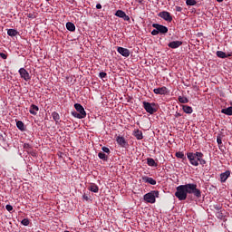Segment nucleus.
<instances>
[{
    "mask_svg": "<svg viewBox=\"0 0 232 232\" xmlns=\"http://www.w3.org/2000/svg\"><path fill=\"white\" fill-rule=\"evenodd\" d=\"M176 12H182V7L176 6Z\"/></svg>",
    "mask_w": 232,
    "mask_h": 232,
    "instance_id": "37998d69",
    "label": "nucleus"
},
{
    "mask_svg": "<svg viewBox=\"0 0 232 232\" xmlns=\"http://www.w3.org/2000/svg\"><path fill=\"white\" fill-rule=\"evenodd\" d=\"M231 176V171L226 170L225 172L220 174V182H226L227 179Z\"/></svg>",
    "mask_w": 232,
    "mask_h": 232,
    "instance_id": "ddd939ff",
    "label": "nucleus"
},
{
    "mask_svg": "<svg viewBox=\"0 0 232 232\" xmlns=\"http://www.w3.org/2000/svg\"><path fill=\"white\" fill-rule=\"evenodd\" d=\"M16 127L18 128V130H20V131H24V130H26L24 128V123L22 121H16Z\"/></svg>",
    "mask_w": 232,
    "mask_h": 232,
    "instance_id": "393cba45",
    "label": "nucleus"
},
{
    "mask_svg": "<svg viewBox=\"0 0 232 232\" xmlns=\"http://www.w3.org/2000/svg\"><path fill=\"white\" fill-rule=\"evenodd\" d=\"M98 157L99 159H101L102 160H104L105 162H107L108 160V156L104 152H99Z\"/></svg>",
    "mask_w": 232,
    "mask_h": 232,
    "instance_id": "bb28decb",
    "label": "nucleus"
},
{
    "mask_svg": "<svg viewBox=\"0 0 232 232\" xmlns=\"http://www.w3.org/2000/svg\"><path fill=\"white\" fill-rule=\"evenodd\" d=\"M21 224H23V226H30V220L28 218H24L21 221Z\"/></svg>",
    "mask_w": 232,
    "mask_h": 232,
    "instance_id": "72a5a7b5",
    "label": "nucleus"
},
{
    "mask_svg": "<svg viewBox=\"0 0 232 232\" xmlns=\"http://www.w3.org/2000/svg\"><path fill=\"white\" fill-rule=\"evenodd\" d=\"M116 17H120L123 19V21H130V16L126 14V13L122 10H118L115 13Z\"/></svg>",
    "mask_w": 232,
    "mask_h": 232,
    "instance_id": "1a4fd4ad",
    "label": "nucleus"
},
{
    "mask_svg": "<svg viewBox=\"0 0 232 232\" xmlns=\"http://www.w3.org/2000/svg\"><path fill=\"white\" fill-rule=\"evenodd\" d=\"M17 34H19V32H17V30H15V29H8L7 30V35H9V37H15V35H17Z\"/></svg>",
    "mask_w": 232,
    "mask_h": 232,
    "instance_id": "b1692460",
    "label": "nucleus"
},
{
    "mask_svg": "<svg viewBox=\"0 0 232 232\" xmlns=\"http://www.w3.org/2000/svg\"><path fill=\"white\" fill-rule=\"evenodd\" d=\"M5 209H6L7 211H13V210H14V207H12V205H6V206H5Z\"/></svg>",
    "mask_w": 232,
    "mask_h": 232,
    "instance_id": "e433bc0d",
    "label": "nucleus"
},
{
    "mask_svg": "<svg viewBox=\"0 0 232 232\" xmlns=\"http://www.w3.org/2000/svg\"><path fill=\"white\" fill-rule=\"evenodd\" d=\"M116 141L119 145L121 146V148H124V146H126V140L124 139V137L118 136Z\"/></svg>",
    "mask_w": 232,
    "mask_h": 232,
    "instance_id": "f3484780",
    "label": "nucleus"
},
{
    "mask_svg": "<svg viewBox=\"0 0 232 232\" xmlns=\"http://www.w3.org/2000/svg\"><path fill=\"white\" fill-rule=\"evenodd\" d=\"M134 137H136L137 140H142L144 139V136L142 135L141 130H135L133 131Z\"/></svg>",
    "mask_w": 232,
    "mask_h": 232,
    "instance_id": "2eb2a0df",
    "label": "nucleus"
},
{
    "mask_svg": "<svg viewBox=\"0 0 232 232\" xmlns=\"http://www.w3.org/2000/svg\"><path fill=\"white\" fill-rule=\"evenodd\" d=\"M18 73L20 74V77L24 79V81H26V82L32 79L30 72H28V71H26L24 68H20Z\"/></svg>",
    "mask_w": 232,
    "mask_h": 232,
    "instance_id": "423d86ee",
    "label": "nucleus"
},
{
    "mask_svg": "<svg viewBox=\"0 0 232 232\" xmlns=\"http://www.w3.org/2000/svg\"><path fill=\"white\" fill-rule=\"evenodd\" d=\"M27 17H29L30 19H34V14H27Z\"/></svg>",
    "mask_w": 232,
    "mask_h": 232,
    "instance_id": "49530a36",
    "label": "nucleus"
},
{
    "mask_svg": "<svg viewBox=\"0 0 232 232\" xmlns=\"http://www.w3.org/2000/svg\"><path fill=\"white\" fill-rule=\"evenodd\" d=\"M152 27L158 30L159 34H168V28L162 24H153Z\"/></svg>",
    "mask_w": 232,
    "mask_h": 232,
    "instance_id": "0eeeda50",
    "label": "nucleus"
},
{
    "mask_svg": "<svg viewBox=\"0 0 232 232\" xmlns=\"http://www.w3.org/2000/svg\"><path fill=\"white\" fill-rule=\"evenodd\" d=\"M64 232H70V231H68V230H65Z\"/></svg>",
    "mask_w": 232,
    "mask_h": 232,
    "instance_id": "09e8293b",
    "label": "nucleus"
},
{
    "mask_svg": "<svg viewBox=\"0 0 232 232\" xmlns=\"http://www.w3.org/2000/svg\"><path fill=\"white\" fill-rule=\"evenodd\" d=\"M143 108L147 113H150V115H153V113H157V109H155V103H150L148 102H143Z\"/></svg>",
    "mask_w": 232,
    "mask_h": 232,
    "instance_id": "20e7f679",
    "label": "nucleus"
},
{
    "mask_svg": "<svg viewBox=\"0 0 232 232\" xmlns=\"http://www.w3.org/2000/svg\"><path fill=\"white\" fill-rule=\"evenodd\" d=\"M96 8L97 10H101V8H102V5L101 4H97Z\"/></svg>",
    "mask_w": 232,
    "mask_h": 232,
    "instance_id": "a18cd8bd",
    "label": "nucleus"
},
{
    "mask_svg": "<svg viewBox=\"0 0 232 232\" xmlns=\"http://www.w3.org/2000/svg\"><path fill=\"white\" fill-rule=\"evenodd\" d=\"M179 102H180L181 104H188V102H189V100H188L185 96H179Z\"/></svg>",
    "mask_w": 232,
    "mask_h": 232,
    "instance_id": "a878e982",
    "label": "nucleus"
},
{
    "mask_svg": "<svg viewBox=\"0 0 232 232\" xmlns=\"http://www.w3.org/2000/svg\"><path fill=\"white\" fill-rule=\"evenodd\" d=\"M74 108L76 111H78V113L82 115V117H86V111H84V107H82V105H81L80 103H75Z\"/></svg>",
    "mask_w": 232,
    "mask_h": 232,
    "instance_id": "9d476101",
    "label": "nucleus"
},
{
    "mask_svg": "<svg viewBox=\"0 0 232 232\" xmlns=\"http://www.w3.org/2000/svg\"><path fill=\"white\" fill-rule=\"evenodd\" d=\"M24 150H28V151H30V150H32V145L28 143H24Z\"/></svg>",
    "mask_w": 232,
    "mask_h": 232,
    "instance_id": "f704fd0d",
    "label": "nucleus"
},
{
    "mask_svg": "<svg viewBox=\"0 0 232 232\" xmlns=\"http://www.w3.org/2000/svg\"><path fill=\"white\" fill-rule=\"evenodd\" d=\"M147 164H148V166H151L154 168H157V166H158L157 162H155V160H153V158H148Z\"/></svg>",
    "mask_w": 232,
    "mask_h": 232,
    "instance_id": "4be33fe9",
    "label": "nucleus"
},
{
    "mask_svg": "<svg viewBox=\"0 0 232 232\" xmlns=\"http://www.w3.org/2000/svg\"><path fill=\"white\" fill-rule=\"evenodd\" d=\"M188 193L189 195H194L197 198H200L202 197V192L200 189L197 188V184L191 183L177 187L175 197H177L179 200H186V198H188Z\"/></svg>",
    "mask_w": 232,
    "mask_h": 232,
    "instance_id": "f257e3e1",
    "label": "nucleus"
},
{
    "mask_svg": "<svg viewBox=\"0 0 232 232\" xmlns=\"http://www.w3.org/2000/svg\"><path fill=\"white\" fill-rule=\"evenodd\" d=\"M102 150L103 153L110 154V149L108 147H102Z\"/></svg>",
    "mask_w": 232,
    "mask_h": 232,
    "instance_id": "c9c22d12",
    "label": "nucleus"
},
{
    "mask_svg": "<svg viewBox=\"0 0 232 232\" xmlns=\"http://www.w3.org/2000/svg\"><path fill=\"white\" fill-rule=\"evenodd\" d=\"M117 52L122 55V57H128L130 55V50L124 47H118Z\"/></svg>",
    "mask_w": 232,
    "mask_h": 232,
    "instance_id": "9b49d317",
    "label": "nucleus"
},
{
    "mask_svg": "<svg viewBox=\"0 0 232 232\" xmlns=\"http://www.w3.org/2000/svg\"><path fill=\"white\" fill-rule=\"evenodd\" d=\"M217 218H219V220H224V213H222V210L216 212Z\"/></svg>",
    "mask_w": 232,
    "mask_h": 232,
    "instance_id": "c85d7f7f",
    "label": "nucleus"
},
{
    "mask_svg": "<svg viewBox=\"0 0 232 232\" xmlns=\"http://www.w3.org/2000/svg\"><path fill=\"white\" fill-rule=\"evenodd\" d=\"M107 75L108 74L106 72H100L101 79H105V77H107Z\"/></svg>",
    "mask_w": 232,
    "mask_h": 232,
    "instance_id": "4c0bfd02",
    "label": "nucleus"
},
{
    "mask_svg": "<svg viewBox=\"0 0 232 232\" xmlns=\"http://www.w3.org/2000/svg\"><path fill=\"white\" fill-rule=\"evenodd\" d=\"M82 198H83L84 200H90V198H89L86 194H84V195L82 196Z\"/></svg>",
    "mask_w": 232,
    "mask_h": 232,
    "instance_id": "c03bdc74",
    "label": "nucleus"
},
{
    "mask_svg": "<svg viewBox=\"0 0 232 232\" xmlns=\"http://www.w3.org/2000/svg\"><path fill=\"white\" fill-rule=\"evenodd\" d=\"M216 55L218 56V57H219V59H227V57H230L231 56V54H226V53H224L223 51H218L217 53H216Z\"/></svg>",
    "mask_w": 232,
    "mask_h": 232,
    "instance_id": "a211bd4d",
    "label": "nucleus"
},
{
    "mask_svg": "<svg viewBox=\"0 0 232 232\" xmlns=\"http://www.w3.org/2000/svg\"><path fill=\"white\" fill-rule=\"evenodd\" d=\"M218 3H222L224 0H216Z\"/></svg>",
    "mask_w": 232,
    "mask_h": 232,
    "instance_id": "de8ad7c7",
    "label": "nucleus"
},
{
    "mask_svg": "<svg viewBox=\"0 0 232 232\" xmlns=\"http://www.w3.org/2000/svg\"><path fill=\"white\" fill-rule=\"evenodd\" d=\"M151 35H159L158 29H153L152 32H151Z\"/></svg>",
    "mask_w": 232,
    "mask_h": 232,
    "instance_id": "a19ab883",
    "label": "nucleus"
},
{
    "mask_svg": "<svg viewBox=\"0 0 232 232\" xmlns=\"http://www.w3.org/2000/svg\"><path fill=\"white\" fill-rule=\"evenodd\" d=\"M221 113H224L225 115L231 116L232 115V106L222 109Z\"/></svg>",
    "mask_w": 232,
    "mask_h": 232,
    "instance_id": "412c9836",
    "label": "nucleus"
},
{
    "mask_svg": "<svg viewBox=\"0 0 232 232\" xmlns=\"http://www.w3.org/2000/svg\"><path fill=\"white\" fill-rule=\"evenodd\" d=\"M72 116L75 117L76 119H84V117L77 111H72Z\"/></svg>",
    "mask_w": 232,
    "mask_h": 232,
    "instance_id": "7c9ffc66",
    "label": "nucleus"
},
{
    "mask_svg": "<svg viewBox=\"0 0 232 232\" xmlns=\"http://www.w3.org/2000/svg\"><path fill=\"white\" fill-rule=\"evenodd\" d=\"M66 28L69 30V32H75V24L72 22H68L66 24Z\"/></svg>",
    "mask_w": 232,
    "mask_h": 232,
    "instance_id": "5701e85b",
    "label": "nucleus"
},
{
    "mask_svg": "<svg viewBox=\"0 0 232 232\" xmlns=\"http://www.w3.org/2000/svg\"><path fill=\"white\" fill-rule=\"evenodd\" d=\"M39 111V107L35 104H32L29 110V112L31 115H37V112Z\"/></svg>",
    "mask_w": 232,
    "mask_h": 232,
    "instance_id": "dca6fc26",
    "label": "nucleus"
},
{
    "mask_svg": "<svg viewBox=\"0 0 232 232\" xmlns=\"http://www.w3.org/2000/svg\"><path fill=\"white\" fill-rule=\"evenodd\" d=\"M169 48L176 49L179 48V46H182V42L181 41H172L168 44Z\"/></svg>",
    "mask_w": 232,
    "mask_h": 232,
    "instance_id": "f8f14e48",
    "label": "nucleus"
},
{
    "mask_svg": "<svg viewBox=\"0 0 232 232\" xmlns=\"http://www.w3.org/2000/svg\"><path fill=\"white\" fill-rule=\"evenodd\" d=\"M186 5L188 6H195V5H197V0H186Z\"/></svg>",
    "mask_w": 232,
    "mask_h": 232,
    "instance_id": "c756f323",
    "label": "nucleus"
},
{
    "mask_svg": "<svg viewBox=\"0 0 232 232\" xmlns=\"http://www.w3.org/2000/svg\"><path fill=\"white\" fill-rule=\"evenodd\" d=\"M144 200L149 204H155L156 198H159V190H152L143 197Z\"/></svg>",
    "mask_w": 232,
    "mask_h": 232,
    "instance_id": "7ed1b4c3",
    "label": "nucleus"
},
{
    "mask_svg": "<svg viewBox=\"0 0 232 232\" xmlns=\"http://www.w3.org/2000/svg\"><path fill=\"white\" fill-rule=\"evenodd\" d=\"M175 117H176V119H179V117H182V114L179 112H176Z\"/></svg>",
    "mask_w": 232,
    "mask_h": 232,
    "instance_id": "79ce46f5",
    "label": "nucleus"
},
{
    "mask_svg": "<svg viewBox=\"0 0 232 232\" xmlns=\"http://www.w3.org/2000/svg\"><path fill=\"white\" fill-rule=\"evenodd\" d=\"M214 208L216 209V211H221L220 209H222V206H220V205H214Z\"/></svg>",
    "mask_w": 232,
    "mask_h": 232,
    "instance_id": "58836bf2",
    "label": "nucleus"
},
{
    "mask_svg": "<svg viewBox=\"0 0 232 232\" xmlns=\"http://www.w3.org/2000/svg\"><path fill=\"white\" fill-rule=\"evenodd\" d=\"M182 110L185 113H188V114L193 113V108H191V106L189 105H183Z\"/></svg>",
    "mask_w": 232,
    "mask_h": 232,
    "instance_id": "aec40b11",
    "label": "nucleus"
},
{
    "mask_svg": "<svg viewBox=\"0 0 232 232\" xmlns=\"http://www.w3.org/2000/svg\"><path fill=\"white\" fill-rule=\"evenodd\" d=\"M88 189L92 193H99V187L94 183L91 184V186L88 187Z\"/></svg>",
    "mask_w": 232,
    "mask_h": 232,
    "instance_id": "6ab92c4d",
    "label": "nucleus"
},
{
    "mask_svg": "<svg viewBox=\"0 0 232 232\" xmlns=\"http://www.w3.org/2000/svg\"><path fill=\"white\" fill-rule=\"evenodd\" d=\"M158 16L161 17V19H164V21H167L168 23H171V21H173V16H171V14L168 11L160 12Z\"/></svg>",
    "mask_w": 232,
    "mask_h": 232,
    "instance_id": "39448f33",
    "label": "nucleus"
},
{
    "mask_svg": "<svg viewBox=\"0 0 232 232\" xmlns=\"http://www.w3.org/2000/svg\"><path fill=\"white\" fill-rule=\"evenodd\" d=\"M52 117L55 122H59V120L61 119V116L57 113V111H53L52 113Z\"/></svg>",
    "mask_w": 232,
    "mask_h": 232,
    "instance_id": "cd10ccee",
    "label": "nucleus"
},
{
    "mask_svg": "<svg viewBox=\"0 0 232 232\" xmlns=\"http://www.w3.org/2000/svg\"><path fill=\"white\" fill-rule=\"evenodd\" d=\"M153 92L156 95H167L168 88L166 86L156 88V89L153 90Z\"/></svg>",
    "mask_w": 232,
    "mask_h": 232,
    "instance_id": "6e6552de",
    "label": "nucleus"
},
{
    "mask_svg": "<svg viewBox=\"0 0 232 232\" xmlns=\"http://www.w3.org/2000/svg\"><path fill=\"white\" fill-rule=\"evenodd\" d=\"M176 157L177 159H183V160L186 159V156L184 155V153L180 151L176 152Z\"/></svg>",
    "mask_w": 232,
    "mask_h": 232,
    "instance_id": "2f4dec72",
    "label": "nucleus"
},
{
    "mask_svg": "<svg viewBox=\"0 0 232 232\" xmlns=\"http://www.w3.org/2000/svg\"><path fill=\"white\" fill-rule=\"evenodd\" d=\"M0 57L2 59H8V55H6V53H0Z\"/></svg>",
    "mask_w": 232,
    "mask_h": 232,
    "instance_id": "ea45409f",
    "label": "nucleus"
},
{
    "mask_svg": "<svg viewBox=\"0 0 232 232\" xmlns=\"http://www.w3.org/2000/svg\"><path fill=\"white\" fill-rule=\"evenodd\" d=\"M217 142H218V146H222V134H218L217 136Z\"/></svg>",
    "mask_w": 232,
    "mask_h": 232,
    "instance_id": "473e14b6",
    "label": "nucleus"
},
{
    "mask_svg": "<svg viewBox=\"0 0 232 232\" xmlns=\"http://www.w3.org/2000/svg\"><path fill=\"white\" fill-rule=\"evenodd\" d=\"M187 158L189 160L191 166H206V160H204V153L202 152H188Z\"/></svg>",
    "mask_w": 232,
    "mask_h": 232,
    "instance_id": "f03ea898",
    "label": "nucleus"
},
{
    "mask_svg": "<svg viewBox=\"0 0 232 232\" xmlns=\"http://www.w3.org/2000/svg\"><path fill=\"white\" fill-rule=\"evenodd\" d=\"M142 181L147 182L148 184H150L151 186H155L157 184V180H155L153 178H150L148 176L142 177Z\"/></svg>",
    "mask_w": 232,
    "mask_h": 232,
    "instance_id": "4468645a",
    "label": "nucleus"
}]
</instances>
